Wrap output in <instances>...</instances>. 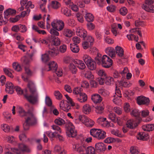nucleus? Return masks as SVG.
Returning <instances> with one entry per match:
<instances>
[{
    "instance_id": "f257e3e1",
    "label": "nucleus",
    "mask_w": 154,
    "mask_h": 154,
    "mask_svg": "<svg viewBox=\"0 0 154 154\" xmlns=\"http://www.w3.org/2000/svg\"><path fill=\"white\" fill-rule=\"evenodd\" d=\"M34 110L33 107L30 108L28 110V117L25 119L26 122L31 125H35L37 122Z\"/></svg>"
},
{
    "instance_id": "f03ea898",
    "label": "nucleus",
    "mask_w": 154,
    "mask_h": 154,
    "mask_svg": "<svg viewBox=\"0 0 154 154\" xmlns=\"http://www.w3.org/2000/svg\"><path fill=\"white\" fill-rule=\"evenodd\" d=\"M84 62L89 69L94 70L96 68V62L89 56L85 54L83 57Z\"/></svg>"
},
{
    "instance_id": "7ed1b4c3",
    "label": "nucleus",
    "mask_w": 154,
    "mask_h": 154,
    "mask_svg": "<svg viewBox=\"0 0 154 154\" xmlns=\"http://www.w3.org/2000/svg\"><path fill=\"white\" fill-rule=\"evenodd\" d=\"M51 25L54 29L58 31H60L63 29L65 24L64 22L62 20H54L51 23Z\"/></svg>"
},
{
    "instance_id": "20e7f679",
    "label": "nucleus",
    "mask_w": 154,
    "mask_h": 154,
    "mask_svg": "<svg viewBox=\"0 0 154 154\" xmlns=\"http://www.w3.org/2000/svg\"><path fill=\"white\" fill-rule=\"evenodd\" d=\"M112 60L106 55H103L101 60V65L105 68H109L112 66Z\"/></svg>"
},
{
    "instance_id": "39448f33",
    "label": "nucleus",
    "mask_w": 154,
    "mask_h": 154,
    "mask_svg": "<svg viewBox=\"0 0 154 154\" xmlns=\"http://www.w3.org/2000/svg\"><path fill=\"white\" fill-rule=\"evenodd\" d=\"M18 146L19 149L16 148H11V150L17 154H21L22 152H30V149L23 144H19Z\"/></svg>"
},
{
    "instance_id": "423d86ee",
    "label": "nucleus",
    "mask_w": 154,
    "mask_h": 154,
    "mask_svg": "<svg viewBox=\"0 0 154 154\" xmlns=\"http://www.w3.org/2000/svg\"><path fill=\"white\" fill-rule=\"evenodd\" d=\"M24 97L30 103L34 104L38 101V95L37 93H35L28 96L27 94H25L24 95Z\"/></svg>"
},
{
    "instance_id": "0eeeda50",
    "label": "nucleus",
    "mask_w": 154,
    "mask_h": 154,
    "mask_svg": "<svg viewBox=\"0 0 154 154\" xmlns=\"http://www.w3.org/2000/svg\"><path fill=\"white\" fill-rule=\"evenodd\" d=\"M69 124L70 126H69L68 128V130L66 131V135L69 137H75L77 135V132L72 123L70 122Z\"/></svg>"
},
{
    "instance_id": "6e6552de",
    "label": "nucleus",
    "mask_w": 154,
    "mask_h": 154,
    "mask_svg": "<svg viewBox=\"0 0 154 154\" xmlns=\"http://www.w3.org/2000/svg\"><path fill=\"white\" fill-rule=\"evenodd\" d=\"M137 103L139 105H145L148 106L149 104L150 100L148 98L143 96H138L137 99Z\"/></svg>"
},
{
    "instance_id": "1a4fd4ad",
    "label": "nucleus",
    "mask_w": 154,
    "mask_h": 154,
    "mask_svg": "<svg viewBox=\"0 0 154 154\" xmlns=\"http://www.w3.org/2000/svg\"><path fill=\"white\" fill-rule=\"evenodd\" d=\"M48 41L50 43V46L51 45L58 46L60 45V39L58 37L51 36L47 39Z\"/></svg>"
},
{
    "instance_id": "9d476101",
    "label": "nucleus",
    "mask_w": 154,
    "mask_h": 154,
    "mask_svg": "<svg viewBox=\"0 0 154 154\" xmlns=\"http://www.w3.org/2000/svg\"><path fill=\"white\" fill-rule=\"evenodd\" d=\"M95 148L97 152L103 153L106 149V146L103 143H98L95 144Z\"/></svg>"
},
{
    "instance_id": "9b49d317",
    "label": "nucleus",
    "mask_w": 154,
    "mask_h": 154,
    "mask_svg": "<svg viewBox=\"0 0 154 154\" xmlns=\"http://www.w3.org/2000/svg\"><path fill=\"white\" fill-rule=\"evenodd\" d=\"M5 90L7 93L10 94H13L14 92V89H15L13 84L9 82H7L5 85Z\"/></svg>"
},
{
    "instance_id": "f8f14e48",
    "label": "nucleus",
    "mask_w": 154,
    "mask_h": 154,
    "mask_svg": "<svg viewBox=\"0 0 154 154\" xmlns=\"http://www.w3.org/2000/svg\"><path fill=\"white\" fill-rule=\"evenodd\" d=\"M27 87L29 88V91L31 94H34L35 93H37L35 85L32 81H28Z\"/></svg>"
},
{
    "instance_id": "ddd939ff",
    "label": "nucleus",
    "mask_w": 154,
    "mask_h": 154,
    "mask_svg": "<svg viewBox=\"0 0 154 154\" xmlns=\"http://www.w3.org/2000/svg\"><path fill=\"white\" fill-rule=\"evenodd\" d=\"M73 147L75 150L80 154H84L85 150L86 151V147L84 146H81L76 144Z\"/></svg>"
},
{
    "instance_id": "4468645a",
    "label": "nucleus",
    "mask_w": 154,
    "mask_h": 154,
    "mask_svg": "<svg viewBox=\"0 0 154 154\" xmlns=\"http://www.w3.org/2000/svg\"><path fill=\"white\" fill-rule=\"evenodd\" d=\"M73 62L75 64H76V66L80 69H83L86 67L85 64L82 60L75 59L74 60Z\"/></svg>"
},
{
    "instance_id": "2eb2a0df",
    "label": "nucleus",
    "mask_w": 154,
    "mask_h": 154,
    "mask_svg": "<svg viewBox=\"0 0 154 154\" xmlns=\"http://www.w3.org/2000/svg\"><path fill=\"white\" fill-rule=\"evenodd\" d=\"M116 53L117 55L119 57L124 59L125 57L124 56V50L122 48L119 46H117L115 48Z\"/></svg>"
},
{
    "instance_id": "dca6fc26",
    "label": "nucleus",
    "mask_w": 154,
    "mask_h": 154,
    "mask_svg": "<svg viewBox=\"0 0 154 154\" xmlns=\"http://www.w3.org/2000/svg\"><path fill=\"white\" fill-rule=\"evenodd\" d=\"M49 66V69L48 71L52 70L53 72L56 71L58 68L57 63L54 61L50 62L48 64Z\"/></svg>"
},
{
    "instance_id": "f3484780",
    "label": "nucleus",
    "mask_w": 154,
    "mask_h": 154,
    "mask_svg": "<svg viewBox=\"0 0 154 154\" xmlns=\"http://www.w3.org/2000/svg\"><path fill=\"white\" fill-rule=\"evenodd\" d=\"M16 11L14 9L8 8L4 12V17L7 19L10 15H14L16 14Z\"/></svg>"
},
{
    "instance_id": "a211bd4d",
    "label": "nucleus",
    "mask_w": 154,
    "mask_h": 154,
    "mask_svg": "<svg viewBox=\"0 0 154 154\" xmlns=\"http://www.w3.org/2000/svg\"><path fill=\"white\" fill-rule=\"evenodd\" d=\"M72 32L71 29L66 28H64L62 32V33L64 36L68 38L72 36Z\"/></svg>"
},
{
    "instance_id": "6ab92c4d",
    "label": "nucleus",
    "mask_w": 154,
    "mask_h": 154,
    "mask_svg": "<svg viewBox=\"0 0 154 154\" xmlns=\"http://www.w3.org/2000/svg\"><path fill=\"white\" fill-rule=\"evenodd\" d=\"M64 100H62L60 103V107L61 109L66 112H68L69 110L71 109V106L67 104L66 106H65L64 102Z\"/></svg>"
},
{
    "instance_id": "aec40b11",
    "label": "nucleus",
    "mask_w": 154,
    "mask_h": 154,
    "mask_svg": "<svg viewBox=\"0 0 154 154\" xmlns=\"http://www.w3.org/2000/svg\"><path fill=\"white\" fill-rule=\"evenodd\" d=\"M138 125L133 120H129L127 121L126 123L127 127L130 129H133Z\"/></svg>"
},
{
    "instance_id": "412c9836",
    "label": "nucleus",
    "mask_w": 154,
    "mask_h": 154,
    "mask_svg": "<svg viewBox=\"0 0 154 154\" xmlns=\"http://www.w3.org/2000/svg\"><path fill=\"white\" fill-rule=\"evenodd\" d=\"M91 99L94 103H99L101 102L102 99L100 95L95 94L91 96Z\"/></svg>"
},
{
    "instance_id": "4be33fe9",
    "label": "nucleus",
    "mask_w": 154,
    "mask_h": 154,
    "mask_svg": "<svg viewBox=\"0 0 154 154\" xmlns=\"http://www.w3.org/2000/svg\"><path fill=\"white\" fill-rule=\"evenodd\" d=\"M142 128L144 131H150L154 130V124L145 125L142 126Z\"/></svg>"
},
{
    "instance_id": "5701e85b",
    "label": "nucleus",
    "mask_w": 154,
    "mask_h": 154,
    "mask_svg": "<svg viewBox=\"0 0 154 154\" xmlns=\"http://www.w3.org/2000/svg\"><path fill=\"white\" fill-rule=\"evenodd\" d=\"M18 113L20 117H23L28 115V111L26 112L23 107L19 106L18 108Z\"/></svg>"
},
{
    "instance_id": "b1692460",
    "label": "nucleus",
    "mask_w": 154,
    "mask_h": 154,
    "mask_svg": "<svg viewBox=\"0 0 154 154\" xmlns=\"http://www.w3.org/2000/svg\"><path fill=\"white\" fill-rule=\"evenodd\" d=\"M105 51L106 54L112 58L115 56V50L113 48L108 47L105 49Z\"/></svg>"
},
{
    "instance_id": "393cba45",
    "label": "nucleus",
    "mask_w": 154,
    "mask_h": 154,
    "mask_svg": "<svg viewBox=\"0 0 154 154\" xmlns=\"http://www.w3.org/2000/svg\"><path fill=\"white\" fill-rule=\"evenodd\" d=\"M149 138V136L147 134L142 132L139 133L137 137L138 139L143 140H146Z\"/></svg>"
},
{
    "instance_id": "a878e982",
    "label": "nucleus",
    "mask_w": 154,
    "mask_h": 154,
    "mask_svg": "<svg viewBox=\"0 0 154 154\" xmlns=\"http://www.w3.org/2000/svg\"><path fill=\"white\" fill-rule=\"evenodd\" d=\"M70 47L71 51L74 53H78L80 49L77 44H70Z\"/></svg>"
},
{
    "instance_id": "bb28decb",
    "label": "nucleus",
    "mask_w": 154,
    "mask_h": 154,
    "mask_svg": "<svg viewBox=\"0 0 154 154\" xmlns=\"http://www.w3.org/2000/svg\"><path fill=\"white\" fill-rule=\"evenodd\" d=\"M85 17V20L88 22H92L94 19V17L92 14L86 12Z\"/></svg>"
},
{
    "instance_id": "cd10ccee",
    "label": "nucleus",
    "mask_w": 154,
    "mask_h": 154,
    "mask_svg": "<svg viewBox=\"0 0 154 154\" xmlns=\"http://www.w3.org/2000/svg\"><path fill=\"white\" fill-rule=\"evenodd\" d=\"M142 7L145 11L151 13L154 12V5L146 6V5H142Z\"/></svg>"
},
{
    "instance_id": "c85d7f7f",
    "label": "nucleus",
    "mask_w": 154,
    "mask_h": 154,
    "mask_svg": "<svg viewBox=\"0 0 154 154\" xmlns=\"http://www.w3.org/2000/svg\"><path fill=\"white\" fill-rule=\"evenodd\" d=\"M22 65L25 67L28 66L29 65L30 60L29 59L24 57H22L21 59Z\"/></svg>"
},
{
    "instance_id": "c756f323",
    "label": "nucleus",
    "mask_w": 154,
    "mask_h": 154,
    "mask_svg": "<svg viewBox=\"0 0 154 154\" xmlns=\"http://www.w3.org/2000/svg\"><path fill=\"white\" fill-rule=\"evenodd\" d=\"M78 100L81 103H83L87 101V95L83 93L79 94V97L77 98Z\"/></svg>"
},
{
    "instance_id": "7c9ffc66",
    "label": "nucleus",
    "mask_w": 154,
    "mask_h": 154,
    "mask_svg": "<svg viewBox=\"0 0 154 154\" xmlns=\"http://www.w3.org/2000/svg\"><path fill=\"white\" fill-rule=\"evenodd\" d=\"M49 46L50 48L48 51L49 54L52 57L56 56L58 54L57 50L55 48H51L50 45H49Z\"/></svg>"
},
{
    "instance_id": "2f4dec72",
    "label": "nucleus",
    "mask_w": 154,
    "mask_h": 154,
    "mask_svg": "<svg viewBox=\"0 0 154 154\" xmlns=\"http://www.w3.org/2000/svg\"><path fill=\"white\" fill-rule=\"evenodd\" d=\"M100 130L96 128L91 129L90 130V134L94 137L97 138Z\"/></svg>"
},
{
    "instance_id": "473e14b6",
    "label": "nucleus",
    "mask_w": 154,
    "mask_h": 154,
    "mask_svg": "<svg viewBox=\"0 0 154 154\" xmlns=\"http://www.w3.org/2000/svg\"><path fill=\"white\" fill-rule=\"evenodd\" d=\"M32 28L33 30H34L36 32H38L39 34L45 35L46 33L45 31L43 30H41L39 29L38 27L34 25H32Z\"/></svg>"
},
{
    "instance_id": "72a5a7b5",
    "label": "nucleus",
    "mask_w": 154,
    "mask_h": 154,
    "mask_svg": "<svg viewBox=\"0 0 154 154\" xmlns=\"http://www.w3.org/2000/svg\"><path fill=\"white\" fill-rule=\"evenodd\" d=\"M99 131L97 138L98 140L104 139L106 137V132L101 129Z\"/></svg>"
},
{
    "instance_id": "f704fd0d",
    "label": "nucleus",
    "mask_w": 154,
    "mask_h": 154,
    "mask_svg": "<svg viewBox=\"0 0 154 154\" xmlns=\"http://www.w3.org/2000/svg\"><path fill=\"white\" fill-rule=\"evenodd\" d=\"M94 122L91 119L88 118L86 121L84 122V124L88 127H91L94 125Z\"/></svg>"
},
{
    "instance_id": "c9c22d12",
    "label": "nucleus",
    "mask_w": 154,
    "mask_h": 154,
    "mask_svg": "<svg viewBox=\"0 0 154 154\" xmlns=\"http://www.w3.org/2000/svg\"><path fill=\"white\" fill-rule=\"evenodd\" d=\"M86 154H96L95 153L94 148L91 146H89L86 148Z\"/></svg>"
},
{
    "instance_id": "e433bc0d",
    "label": "nucleus",
    "mask_w": 154,
    "mask_h": 154,
    "mask_svg": "<svg viewBox=\"0 0 154 154\" xmlns=\"http://www.w3.org/2000/svg\"><path fill=\"white\" fill-rule=\"evenodd\" d=\"M69 70L73 74H75L77 72V69L76 66L72 63H70L69 65Z\"/></svg>"
},
{
    "instance_id": "4c0bfd02",
    "label": "nucleus",
    "mask_w": 154,
    "mask_h": 154,
    "mask_svg": "<svg viewBox=\"0 0 154 154\" xmlns=\"http://www.w3.org/2000/svg\"><path fill=\"white\" fill-rule=\"evenodd\" d=\"M83 112L86 114H88L91 111V108L88 104H86L83 107Z\"/></svg>"
},
{
    "instance_id": "58836bf2",
    "label": "nucleus",
    "mask_w": 154,
    "mask_h": 154,
    "mask_svg": "<svg viewBox=\"0 0 154 154\" xmlns=\"http://www.w3.org/2000/svg\"><path fill=\"white\" fill-rule=\"evenodd\" d=\"M3 71L6 75L11 78H13L14 76L12 74V70L9 68H4Z\"/></svg>"
},
{
    "instance_id": "ea45409f",
    "label": "nucleus",
    "mask_w": 154,
    "mask_h": 154,
    "mask_svg": "<svg viewBox=\"0 0 154 154\" xmlns=\"http://www.w3.org/2000/svg\"><path fill=\"white\" fill-rule=\"evenodd\" d=\"M55 124L59 125H62L65 123V120L59 117L54 120Z\"/></svg>"
},
{
    "instance_id": "a19ab883",
    "label": "nucleus",
    "mask_w": 154,
    "mask_h": 154,
    "mask_svg": "<svg viewBox=\"0 0 154 154\" xmlns=\"http://www.w3.org/2000/svg\"><path fill=\"white\" fill-rule=\"evenodd\" d=\"M105 84L108 85H111L114 83L113 78L110 76L106 77L105 80Z\"/></svg>"
},
{
    "instance_id": "79ce46f5",
    "label": "nucleus",
    "mask_w": 154,
    "mask_h": 154,
    "mask_svg": "<svg viewBox=\"0 0 154 154\" xmlns=\"http://www.w3.org/2000/svg\"><path fill=\"white\" fill-rule=\"evenodd\" d=\"M87 32L84 29L80 30L78 33V35L84 39L87 36Z\"/></svg>"
},
{
    "instance_id": "37998d69",
    "label": "nucleus",
    "mask_w": 154,
    "mask_h": 154,
    "mask_svg": "<svg viewBox=\"0 0 154 154\" xmlns=\"http://www.w3.org/2000/svg\"><path fill=\"white\" fill-rule=\"evenodd\" d=\"M130 150L132 154H138L139 152L138 148L134 146L131 147Z\"/></svg>"
},
{
    "instance_id": "c03bdc74",
    "label": "nucleus",
    "mask_w": 154,
    "mask_h": 154,
    "mask_svg": "<svg viewBox=\"0 0 154 154\" xmlns=\"http://www.w3.org/2000/svg\"><path fill=\"white\" fill-rule=\"evenodd\" d=\"M12 66L15 70L17 72H20L22 70L21 66L17 63H13L12 64Z\"/></svg>"
},
{
    "instance_id": "a18cd8bd",
    "label": "nucleus",
    "mask_w": 154,
    "mask_h": 154,
    "mask_svg": "<svg viewBox=\"0 0 154 154\" xmlns=\"http://www.w3.org/2000/svg\"><path fill=\"white\" fill-rule=\"evenodd\" d=\"M54 95L56 97V98L58 100H61L62 99V95L58 91H54Z\"/></svg>"
},
{
    "instance_id": "49530a36",
    "label": "nucleus",
    "mask_w": 154,
    "mask_h": 154,
    "mask_svg": "<svg viewBox=\"0 0 154 154\" xmlns=\"http://www.w3.org/2000/svg\"><path fill=\"white\" fill-rule=\"evenodd\" d=\"M82 89L80 88L76 87L74 88L73 91V93L75 95L80 94L81 93H82Z\"/></svg>"
},
{
    "instance_id": "de8ad7c7",
    "label": "nucleus",
    "mask_w": 154,
    "mask_h": 154,
    "mask_svg": "<svg viewBox=\"0 0 154 154\" xmlns=\"http://www.w3.org/2000/svg\"><path fill=\"white\" fill-rule=\"evenodd\" d=\"M109 119L112 120L114 122H116V118L115 114L112 113L110 112L108 116Z\"/></svg>"
},
{
    "instance_id": "09e8293b",
    "label": "nucleus",
    "mask_w": 154,
    "mask_h": 154,
    "mask_svg": "<svg viewBox=\"0 0 154 154\" xmlns=\"http://www.w3.org/2000/svg\"><path fill=\"white\" fill-rule=\"evenodd\" d=\"M95 108V111L97 114H101L103 112L104 108L102 106H96Z\"/></svg>"
},
{
    "instance_id": "8fccbe9b",
    "label": "nucleus",
    "mask_w": 154,
    "mask_h": 154,
    "mask_svg": "<svg viewBox=\"0 0 154 154\" xmlns=\"http://www.w3.org/2000/svg\"><path fill=\"white\" fill-rule=\"evenodd\" d=\"M131 114L132 116H134L135 117H138L140 114V112L139 111L138 109H133Z\"/></svg>"
},
{
    "instance_id": "3c124183",
    "label": "nucleus",
    "mask_w": 154,
    "mask_h": 154,
    "mask_svg": "<svg viewBox=\"0 0 154 154\" xmlns=\"http://www.w3.org/2000/svg\"><path fill=\"white\" fill-rule=\"evenodd\" d=\"M19 31L22 33H24L27 31V28L26 26L23 24H19Z\"/></svg>"
},
{
    "instance_id": "603ef678",
    "label": "nucleus",
    "mask_w": 154,
    "mask_h": 154,
    "mask_svg": "<svg viewBox=\"0 0 154 154\" xmlns=\"http://www.w3.org/2000/svg\"><path fill=\"white\" fill-rule=\"evenodd\" d=\"M51 6L53 8L57 9L59 7L60 4L57 1H52L51 2Z\"/></svg>"
},
{
    "instance_id": "864d4df0",
    "label": "nucleus",
    "mask_w": 154,
    "mask_h": 154,
    "mask_svg": "<svg viewBox=\"0 0 154 154\" xmlns=\"http://www.w3.org/2000/svg\"><path fill=\"white\" fill-rule=\"evenodd\" d=\"M120 13L122 16H125L128 12V10L125 7L121 8L119 10Z\"/></svg>"
},
{
    "instance_id": "5fc2aeb1",
    "label": "nucleus",
    "mask_w": 154,
    "mask_h": 154,
    "mask_svg": "<svg viewBox=\"0 0 154 154\" xmlns=\"http://www.w3.org/2000/svg\"><path fill=\"white\" fill-rule=\"evenodd\" d=\"M86 26L88 29L90 31L94 30L95 28V24L91 22H88Z\"/></svg>"
},
{
    "instance_id": "6e6d98bb",
    "label": "nucleus",
    "mask_w": 154,
    "mask_h": 154,
    "mask_svg": "<svg viewBox=\"0 0 154 154\" xmlns=\"http://www.w3.org/2000/svg\"><path fill=\"white\" fill-rule=\"evenodd\" d=\"M116 7L115 6L113 5L108 6L106 7L107 10L109 12H115L116 10Z\"/></svg>"
},
{
    "instance_id": "4d7b16f0",
    "label": "nucleus",
    "mask_w": 154,
    "mask_h": 154,
    "mask_svg": "<svg viewBox=\"0 0 154 154\" xmlns=\"http://www.w3.org/2000/svg\"><path fill=\"white\" fill-rule=\"evenodd\" d=\"M62 11L63 14L67 17H69L71 15L70 12V11L67 8H63L62 10Z\"/></svg>"
},
{
    "instance_id": "13d9d810",
    "label": "nucleus",
    "mask_w": 154,
    "mask_h": 154,
    "mask_svg": "<svg viewBox=\"0 0 154 154\" xmlns=\"http://www.w3.org/2000/svg\"><path fill=\"white\" fill-rule=\"evenodd\" d=\"M15 89L17 94L20 95H23V91L20 87L17 86L15 87Z\"/></svg>"
},
{
    "instance_id": "bf43d9fd",
    "label": "nucleus",
    "mask_w": 154,
    "mask_h": 154,
    "mask_svg": "<svg viewBox=\"0 0 154 154\" xmlns=\"http://www.w3.org/2000/svg\"><path fill=\"white\" fill-rule=\"evenodd\" d=\"M86 39V42H88V43H90V45H92L94 41V38L91 36H86V38H85Z\"/></svg>"
},
{
    "instance_id": "052dcab7",
    "label": "nucleus",
    "mask_w": 154,
    "mask_h": 154,
    "mask_svg": "<svg viewBox=\"0 0 154 154\" xmlns=\"http://www.w3.org/2000/svg\"><path fill=\"white\" fill-rule=\"evenodd\" d=\"M135 26H143L145 25V23L143 21H140L139 20H137L135 22Z\"/></svg>"
},
{
    "instance_id": "680f3d73",
    "label": "nucleus",
    "mask_w": 154,
    "mask_h": 154,
    "mask_svg": "<svg viewBox=\"0 0 154 154\" xmlns=\"http://www.w3.org/2000/svg\"><path fill=\"white\" fill-rule=\"evenodd\" d=\"M45 103L48 106H50L52 104V101L50 97L47 96H46L45 99Z\"/></svg>"
},
{
    "instance_id": "e2e57ef3",
    "label": "nucleus",
    "mask_w": 154,
    "mask_h": 154,
    "mask_svg": "<svg viewBox=\"0 0 154 154\" xmlns=\"http://www.w3.org/2000/svg\"><path fill=\"white\" fill-rule=\"evenodd\" d=\"M1 128L5 132H8L10 131V127L8 125L4 124L1 125Z\"/></svg>"
},
{
    "instance_id": "0e129e2a",
    "label": "nucleus",
    "mask_w": 154,
    "mask_h": 154,
    "mask_svg": "<svg viewBox=\"0 0 154 154\" xmlns=\"http://www.w3.org/2000/svg\"><path fill=\"white\" fill-rule=\"evenodd\" d=\"M6 139L8 143H12L15 141V138L12 136H9L6 137Z\"/></svg>"
},
{
    "instance_id": "69168bd1",
    "label": "nucleus",
    "mask_w": 154,
    "mask_h": 154,
    "mask_svg": "<svg viewBox=\"0 0 154 154\" xmlns=\"http://www.w3.org/2000/svg\"><path fill=\"white\" fill-rule=\"evenodd\" d=\"M41 59L42 61L44 62H46L49 60V56L46 54H42V56Z\"/></svg>"
},
{
    "instance_id": "338daca9",
    "label": "nucleus",
    "mask_w": 154,
    "mask_h": 154,
    "mask_svg": "<svg viewBox=\"0 0 154 154\" xmlns=\"http://www.w3.org/2000/svg\"><path fill=\"white\" fill-rule=\"evenodd\" d=\"M50 32L52 36L53 35L58 36L59 35V32L57 31V30L53 28L50 29Z\"/></svg>"
},
{
    "instance_id": "774afa93",
    "label": "nucleus",
    "mask_w": 154,
    "mask_h": 154,
    "mask_svg": "<svg viewBox=\"0 0 154 154\" xmlns=\"http://www.w3.org/2000/svg\"><path fill=\"white\" fill-rule=\"evenodd\" d=\"M76 17L79 22L83 23L84 21L83 16L82 14L78 13L76 14Z\"/></svg>"
}]
</instances>
